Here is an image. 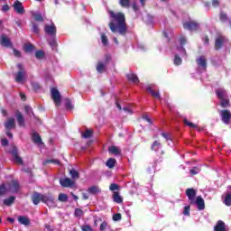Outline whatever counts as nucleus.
<instances>
[{"label":"nucleus","mask_w":231,"mask_h":231,"mask_svg":"<svg viewBox=\"0 0 231 231\" xmlns=\"http://www.w3.org/2000/svg\"><path fill=\"white\" fill-rule=\"evenodd\" d=\"M60 183L61 187H65V188L73 187L75 185V182L71 180V179L69 178L60 179Z\"/></svg>","instance_id":"2eb2a0df"},{"label":"nucleus","mask_w":231,"mask_h":231,"mask_svg":"<svg viewBox=\"0 0 231 231\" xmlns=\"http://www.w3.org/2000/svg\"><path fill=\"white\" fill-rule=\"evenodd\" d=\"M160 147H162V143L158 141H154L151 146L152 151H159Z\"/></svg>","instance_id":"58836bf2"},{"label":"nucleus","mask_w":231,"mask_h":231,"mask_svg":"<svg viewBox=\"0 0 231 231\" xmlns=\"http://www.w3.org/2000/svg\"><path fill=\"white\" fill-rule=\"evenodd\" d=\"M109 190H111L112 192H115V190H120V186L116 183H112L109 186Z\"/></svg>","instance_id":"09e8293b"},{"label":"nucleus","mask_w":231,"mask_h":231,"mask_svg":"<svg viewBox=\"0 0 231 231\" xmlns=\"http://www.w3.org/2000/svg\"><path fill=\"white\" fill-rule=\"evenodd\" d=\"M220 116H221V120H222L223 124H226V125H228V124H230V120H231L230 110H228V109L221 110Z\"/></svg>","instance_id":"1a4fd4ad"},{"label":"nucleus","mask_w":231,"mask_h":231,"mask_svg":"<svg viewBox=\"0 0 231 231\" xmlns=\"http://www.w3.org/2000/svg\"><path fill=\"white\" fill-rule=\"evenodd\" d=\"M0 44L1 46H4V48H12L14 46V43H12V41H10V38H8L6 34L1 35Z\"/></svg>","instance_id":"f8f14e48"},{"label":"nucleus","mask_w":231,"mask_h":231,"mask_svg":"<svg viewBox=\"0 0 231 231\" xmlns=\"http://www.w3.org/2000/svg\"><path fill=\"white\" fill-rule=\"evenodd\" d=\"M13 52L14 57H17L18 59H21V57H23V55L21 54V51L16 49H13Z\"/></svg>","instance_id":"bf43d9fd"},{"label":"nucleus","mask_w":231,"mask_h":231,"mask_svg":"<svg viewBox=\"0 0 231 231\" xmlns=\"http://www.w3.org/2000/svg\"><path fill=\"white\" fill-rule=\"evenodd\" d=\"M16 118L20 127H24V116H23L21 111L16 112Z\"/></svg>","instance_id":"a878e982"},{"label":"nucleus","mask_w":231,"mask_h":231,"mask_svg":"<svg viewBox=\"0 0 231 231\" xmlns=\"http://www.w3.org/2000/svg\"><path fill=\"white\" fill-rule=\"evenodd\" d=\"M97 73H104L106 71V63L98 61L96 67Z\"/></svg>","instance_id":"c756f323"},{"label":"nucleus","mask_w":231,"mask_h":231,"mask_svg":"<svg viewBox=\"0 0 231 231\" xmlns=\"http://www.w3.org/2000/svg\"><path fill=\"white\" fill-rule=\"evenodd\" d=\"M199 171H201L199 167H194L189 171L191 176H196V174H199Z\"/></svg>","instance_id":"864d4df0"},{"label":"nucleus","mask_w":231,"mask_h":231,"mask_svg":"<svg viewBox=\"0 0 231 231\" xmlns=\"http://www.w3.org/2000/svg\"><path fill=\"white\" fill-rule=\"evenodd\" d=\"M185 125H188L189 127H191L192 129H196L198 125H196L194 123H191L190 121L184 119Z\"/></svg>","instance_id":"603ef678"},{"label":"nucleus","mask_w":231,"mask_h":231,"mask_svg":"<svg viewBox=\"0 0 231 231\" xmlns=\"http://www.w3.org/2000/svg\"><path fill=\"white\" fill-rule=\"evenodd\" d=\"M110 22L108 23V27L112 33H118L125 37L127 35L128 27L127 22L125 21V14L122 12L115 13V11H108Z\"/></svg>","instance_id":"f257e3e1"},{"label":"nucleus","mask_w":231,"mask_h":231,"mask_svg":"<svg viewBox=\"0 0 231 231\" xmlns=\"http://www.w3.org/2000/svg\"><path fill=\"white\" fill-rule=\"evenodd\" d=\"M10 10V5H5L2 7V12H8Z\"/></svg>","instance_id":"774afa93"},{"label":"nucleus","mask_w":231,"mask_h":231,"mask_svg":"<svg viewBox=\"0 0 231 231\" xmlns=\"http://www.w3.org/2000/svg\"><path fill=\"white\" fill-rule=\"evenodd\" d=\"M82 231H93V228H91V226L89 225H85L81 226Z\"/></svg>","instance_id":"680f3d73"},{"label":"nucleus","mask_w":231,"mask_h":231,"mask_svg":"<svg viewBox=\"0 0 231 231\" xmlns=\"http://www.w3.org/2000/svg\"><path fill=\"white\" fill-rule=\"evenodd\" d=\"M225 41H226V38L223 35L217 36L215 39V50H216V51H219V50H221V48H223V46L225 44Z\"/></svg>","instance_id":"9b49d317"},{"label":"nucleus","mask_w":231,"mask_h":231,"mask_svg":"<svg viewBox=\"0 0 231 231\" xmlns=\"http://www.w3.org/2000/svg\"><path fill=\"white\" fill-rule=\"evenodd\" d=\"M33 33H36V35H39L41 30L39 29V25L37 23H32V28Z\"/></svg>","instance_id":"3c124183"},{"label":"nucleus","mask_w":231,"mask_h":231,"mask_svg":"<svg viewBox=\"0 0 231 231\" xmlns=\"http://www.w3.org/2000/svg\"><path fill=\"white\" fill-rule=\"evenodd\" d=\"M15 202V197L11 196L8 199H5L3 203L5 205V207H12L14 203Z\"/></svg>","instance_id":"c85d7f7f"},{"label":"nucleus","mask_w":231,"mask_h":231,"mask_svg":"<svg viewBox=\"0 0 231 231\" xmlns=\"http://www.w3.org/2000/svg\"><path fill=\"white\" fill-rule=\"evenodd\" d=\"M43 203L49 207V208H57V202H55V198L51 193H47L43 197Z\"/></svg>","instance_id":"7ed1b4c3"},{"label":"nucleus","mask_w":231,"mask_h":231,"mask_svg":"<svg viewBox=\"0 0 231 231\" xmlns=\"http://www.w3.org/2000/svg\"><path fill=\"white\" fill-rule=\"evenodd\" d=\"M119 5L122 8H131V0H119Z\"/></svg>","instance_id":"72a5a7b5"},{"label":"nucleus","mask_w":231,"mask_h":231,"mask_svg":"<svg viewBox=\"0 0 231 231\" xmlns=\"http://www.w3.org/2000/svg\"><path fill=\"white\" fill-rule=\"evenodd\" d=\"M146 91L148 93H150L152 95V97H153V98H158L160 99V92H156L154 91V89H152V85H149L147 88H146Z\"/></svg>","instance_id":"393cba45"},{"label":"nucleus","mask_w":231,"mask_h":231,"mask_svg":"<svg viewBox=\"0 0 231 231\" xmlns=\"http://www.w3.org/2000/svg\"><path fill=\"white\" fill-rule=\"evenodd\" d=\"M16 67L18 69V71L14 75V80L17 83H22L24 80V77H26V69H24V65H23L22 63H18Z\"/></svg>","instance_id":"f03ea898"},{"label":"nucleus","mask_w":231,"mask_h":231,"mask_svg":"<svg viewBox=\"0 0 231 231\" xmlns=\"http://www.w3.org/2000/svg\"><path fill=\"white\" fill-rule=\"evenodd\" d=\"M123 111H125V113H128L129 115H133V110L127 106H124Z\"/></svg>","instance_id":"69168bd1"},{"label":"nucleus","mask_w":231,"mask_h":231,"mask_svg":"<svg viewBox=\"0 0 231 231\" xmlns=\"http://www.w3.org/2000/svg\"><path fill=\"white\" fill-rule=\"evenodd\" d=\"M182 60L181 58H180V56L175 55V59H174V64L175 66H180L181 65Z\"/></svg>","instance_id":"6e6d98bb"},{"label":"nucleus","mask_w":231,"mask_h":231,"mask_svg":"<svg viewBox=\"0 0 231 231\" xmlns=\"http://www.w3.org/2000/svg\"><path fill=\"white\" fill-rule=\"evenodd\" d=\"M106 166L108 169H115V167H116V159L109 158L106 162Z\"/></svg>","instance_id":"cd10ccee"},{"label":"nucleus","mask_w":231,"mask_h":231,"mask_svg":"<svg viewBox=\"0 0 231 231\" xmlns=\"http://www.w3.org/2000/svg\"><path fill=\"white\" fill-rule=\"evenodd\" d=\"M195 205H197L199 210H205V200L201 196H198L195 199Z\"/></svg>","instance_id":"dca6fc26"},{"label":"nucleus","mask_w":231,"mask_h":231,"mask_svg":"<svg viewBox=\"0 0 231 231\" xmlns=\"http://www.w3.org/2000/svg\"><path fill=\"white\" fill-rule=\"evenodd\" d=\"M223 203L226 207H231V193L226 194Z\"/></svg>","instance_id":"f704fd0d"},{"label":"nucleus","mask_w":231,"mask_h":231,"mask_svg":"<svg viewBox=\"0 0 231 231\" xmlns=\"http://www.w3.org/2000/svg\"><path fill=\"white\" fill-rule=\"evenodd\" d=\"M101 42L104 46H107V44H109V40L107 39V36L105 33L101 34Z\"/></svg>","instance_id":"37998d69"},{"label":"nucleus","mask_w":231,"mask_h":231,"mask_svg":"<svg viewBox=\"0 0 231 231\" xmlns=\"http://www.w3.org/2000/svg\"><path fill=\"white\" fill-rule=\"evenodd\" d=\"M18 223H20V225H23L24 226H30V225H32L30 218L26 216H19Z\"/></svg>","instance_id":"f3484780"},{"label":"nucleus","mask_w":231,"mask_h":231,"mask_svg":"<svg viewBox=\"0 0 231 231\" xmlns=\"http://www.w3.org/2000/svg\"><path fill=\"white\" fill-rule=\"evenodd\" d=\"M8 190H10V189H8L6 188V184L2 183V184L0 185V196H5V194H7V193H8Z\"/></svg>","instance_id":"4c0bfd02"},{"label":"nucleus","mask_w":231,"mask_h":231,"mask_svg":"<svg viewBox=\"0 0 231 231\" xmlns=\"http://www.w3.org/2000/svg\"><path fill=\"white\" fill-rule=\"evenodd\" d=\"M120 219H122V214L116 213V214L113 215L114 221H120Z\"/></svg>","instance_id":"13d9d810"},{"label":"nucleus","mask_w":231,"mask_h":231,"mask_svg":"<svg viewBox=\"0 0 231 231\" xmlns=\"http://www.w3.org/2000/svg\"><path fill=\"white\" fill-rule=\"evenodd\" d=\"M32 17L37 23H44V17H42V14H41V13H33Z\"/></svg>","instance_id":"2f4dec72"},{"label":"nucleus","mask_w":231,"mask_h":231,"mask_svg":"<svg viewBox=\"0 0 231 231\" xmlns=\"http://www.w3.org/2000/svg\"><path fill=\"white\" fill-rule=\"evenodd\" d=\"M180 46H185V44H187V38L185 36H180Z\"/></svg>","instance_id":"052dcab7"},{"label":"nucleus","mask_w":231,"mask_h":231,"mask_svg":"<svg viewBox=\"0 0 231 231\" xmlns=\"http://www.w3.org/2000/svg\"><path fill=\"white\" fill-rule=\"evenodd\" d=\"M197 64L198 66L202 68L205 71H207V58H205V56H200L197 60Z\"/></svg>","instance_id":"aec40b11"},{"label":"nucleus","mask_w":231,"mask_h":231,"mask_svg":"<svg viewBox=\"0 0 231 231\" xmlns=\"http://www.w3.org/2000/svg\"><path fill=\"white\" fill-rule=\"evenodd\" d=\"M88 192L89 194H100V192H102V190L97 186H92V187L88 188Z\"/></svg>","instance_id":"7c9ffc66"},{"label":"nucleus","mask_w":231,"mask_h":231,"mask_svg":"<svg viewBox=\"0 0 231 231\" xmlns=\"http://www.w3.org/2000/svg\"><path fill=\"white\" fill-rule=\"evenodd\" d=\"M69 174L72 180H79V178H80V174L76 170H70Z\"/></svg>","instance_id":"a19ab883"},{"label":"nucleus","mask_w":231,"mask_h":231,"mask_svg":"<svg viewBox=\"0 0 231 231\" xmlns=\"http://www.w3.org/2000/svg\"><path fill=\"white\" fill-rule=\"evenodd\" d=\"M214 231H229L226 224L223 220H218L214 226Z\"/></svg>","instance_id":"4468645a"},{"label":"nucleus","mask_w":231,"mask_h":231,"mask_svg":"<svg viewBox=\"0 0 231 231\" xmlns=\"http://www.w3.org/2000/svg\"><path fill=\"white\" fill-rule=\"evenodd\" d=\"M220 100H221V103H220L221 107H228V106H230V101L228 99L224 97Z\"/></svg>","instance_id":"de8ad7c7"},{"label":"nucleus","mask_w":231,"mask_h":231,"mask_svg":"<svg viewBox=\"0 0 231 231\" xmlns=\"http://www.w3.org/2000/svg\"><path fill=\"white\" fill-rule=\"evenodd\" d=\"M216 95L220 100H222L223 98H226V90L223 88H218L216 90Z\"/></svg>","instance_id":"bb28decb"},{"label":"nucleus","mask_w":231,"mask_h":231,"mask_svg":"<svg viewBox=\"0 0 231 231\" xmlns=\"http://www.w3.org/2000/svg\"><path fill=\"white\" fill-rule=\"evenodd\" d=\"M31 86L33 91H39V89H41V84H39V82L32 81L31 82Z\"/></svg>","instance_id":"a18cd8bd"},{"label":"nucleus","mask_w":231,"mask_h":231,"mask_svg":"<svg viewBox=\"0 0 231 231\" xmlns=\"http://www.w3.org/2000/svg\"><path fill=\"white\" fill-rule=\"evenodd\" d=\"M49 163H54V165H60V161L57 159H49L43 162V165H48Z\"/></svg>","instance_id":"e433bc0d"},{"label":"nucleus","mask_w":231,"mask_h":231,"mask_svg":"<svg viewBox=\"0 0 231 231\" xmlns=\"http://www.w3.org/2000/svg\"><path fill=\"white\" fill-rule=\"evenodd\" d=\"M44 32L47 33V35H51V37H55L57 35V26H55V23L46 24L44 26Z\"/></svg>","instance_id":"9d476101"},{"label":"nucleus","mask_w":231,"mask_h":231,"mask_svg":"<svg viewBox=\"0 0 231 231\" xmlns=\"http://www.w3.org/2000/svg\"><path fill=\"white\" fill-rule=\"evenodd\" d=\"M32 140L33 143H36L37 145H42L43 144L42 138L41 137V135L37 132L32 134Z\"/></svg>","instance_id":"412c9836"},{"label":"nucleus","mask_w":231,"mask_h":231,"mask_svg":"<svg viewBox=\"0 0 231 231\" xmlns=\"http://www.w3.org/2000/svg\"><path fill=\"white\" fill-rule=\"evenodd\" d=\"M13 8L14 12H16V14H19L20 15H23V14L25 13L24 5H23V3L19 0L14 1Z\"/></svg>","instance_id":"ddd939ff"},{"label":"nucleus","mask_w":231,"mask_h":231,"mask_svg":"<svg viewBox=\"0 0 231 231\" xmlns=\"http://www.w3.org/2000/svg\"><path fill=\"white\" fill-rule=\"evenodd\" d=\"M107 228V222H102L100 226H99V230L100 231H105Z\"/></svg>","instance_id":"e2e57ef3"},{"label":"nucleus","mask_w":231,"mask_h":231,"mask_svg":"<svg viewBox=\"0 0 231 231\" xmlns=\"http://www.w3.org/2000/svg\"><path fill=\"white\" fill-rule=\"evenodd\" d=\"M132 8H133L134 12H138V10H140V7H138V4H136V1L133 2Z\"/></svg>","instance_id":"0e129e2a"},{"label":"nucleus","mask_w":231,"mask_h":231,"mask_svg":"<svg viewBox=\"0 0 231 231\" xmlns=\"http://www.w3.org/2000/svg\"><path fill=\"white\" fill-rule=\"evenodd\" d=\"M108 152L115 156H120V154H122V150H120L118 146H110L108 147Z\"/></svg>","instance_id":"5701e85b"},{"label":"nucleus","mask_w":231,"mask_h":231,"mask_svg":"<svg viewBox=\"0 0 231 231\" xmlns=\"http://www.w3.org/2000/svg\"><path fill=\"white\" fill-rule=\"evenodd\" d=\"M126 79H128L129 82H132L133 84H140V79H138V76L134 73L126 74Z\"/></svg>","instance_id":"a211bd4d"},{"label":"nucleus","mask_w":231,"mask_h":231,"mask_svg":"<svg viewBox=\"0 0 231 231\" xmlns=\"http://www.w3.org/2000/svg\"><path fill=\"white\" fill-rule=\"evenodd\" d=\"M81 136H82V138H85V139L91 138L93 136V131L89 130V129H87L85 131V133H83L81 134Z\"/></svg>","instance_id":"ea45409f"},{"label":"nucleus","mask_w":231,"mask_h":231,"mask_svg":"<svg viewBox=\"0 0 231 231\" xmlns=\"http://www.w3.org/2000/svg\"><path fill=\"white\" fill-rule=\"evenodd\" d=\"M23 50L25 53H30V51H33V50H35V46L32 43H27L23 46Z\"/></svg>","instance_id":"c9c22d12"},{"label":"nucleus","mask_w":231,"mask_h":231,"mask_svg":"<svg viewBox=\"0 0 231 231\" xmlns=\"http://www.w3.org/2000/svg\"><path fill=\"white\" fill-rule=\"evenodd\" d=\"M182 214L184 216H190V206H185Z\"/></svg>","instance_id":"5fc2aeb1"},{"label":"nucleus","mask_w":231,"mask_h":231,"mask_svg":"<svg viewBox=\"0 0 231 231\" xmlns=\"http://www.w3.org/2000/svg\"><path fill=\"white\" fill-rule=\"evenodd\" d=\"M143 120L147 121L148 124H150V125H152V120L150 119V117H149V116H147V114L143 115Z\"/></svg>","instance_id":"4d7b16f0"},{"label":"nucleus","mask_w":231,"mask_h":231,"mask_svg":"<svg viewBox=\"0 0 231 231\" xmlns=\"http://www.w3.org/2000/svg\"><path fill=\"white\" fill-rule=\"evenodd\" d=\"M9 190H12L13 192H19V181L12 180L9 184Z\"/></svg>","instance_id":"b1692460"},{"label":"nucleus","mask_w":231,"mask_h":231,"mask_svg":"<svg viewBox=\"0 0 231 231\" xmlns=\"http://www.w3.org/2000/svg\"><path fill=\"white\" fill-rule=\"evenodd\" d=\"M183 28L189 32H198L199 30V23L196 21H188L183 23Z\"/></svg>","instance_id":"39448f33"},{"label":"nucleus","mask_w":231,"mask_h":231,"mask_svg":"<svg viewBox=\"0 0 231 231\" xmlns=\"http://www.w3.org/2000/svg\"><path fill=\"white\" fill-rule=\"evenodd\" d=\"M9 153L12 154L15 163H18V165H24L23 159L19 156V151L17 150V147L13 146L12 150L9 151Z\"/></svg>","instance_id":"423d86ee"},{"label":"nucleus","mask_w":231,"mask_h":231,"mask_svg":"<svg viewBox=\"0 0 231 231\" xmlns=\"http://www.w3.org/2000/svg\"><path fill=\"white\" fill-rule=\"evenodd\" d=\"M219 19L221 23H226V21H228V15L224 12H220Z\"/></svg>","instance_id":"79ce46f5"},{"label":"nucleus","mask_w":231,"mask_h":231,"mask_svg":"<svg viewBox=\"0 0 231 231\" xmlns=\"http://www.w3.org/2000/svg\"><path fill=\"white\" fill-rule=\"evenodd\" d=\"M35 57L38 60L44 59V51H37L35 52Z\"/></svg>","instance_id":"8fccbe9b"},{"label":"nucleus","mask_w":231,"mask_h":231,"mask_svg":"<svg viewBox=\"0 0 231 231\" xmlns=\"http://www.w3.org/2000/svg\"><path fill=\"white\" fill-rule=\"evenodd\" d=\"M198 194V190L194 188H189L186 189V196L189 200V205H196V196Z\"/></svg>","instance_id":"20e7f679"},{"label":"nucleus","mask_w":231,"mask_h":231,"mask_svg":"<svg viewBox=\"0 0 231 231\" xmlns=\"http://www.w3.org/2000/svg\"><path fill=\"white\" fill-rule=\"evenodd\" d=\"M74 216L76 217H82V216H84V210H82L81 208H76L74 211Z\"/></svg>","instance_id":"c03bdc74"},{"label":"nucleus","mask_w":231,"mask_h":231,"mask_svg":"<svg viewBox=\"0 0 231 231\" xmlns=\"http://www.w3.org/2000/svg\"><path fill=\"white\" fill-rule=\"evenodd\" d=\"M112 199L114 201V203H124V198H122V196H120V192L118 191H114L113 195H112Z\"/></svg>","instance_id":"6ab92c4d"},{"label":"nucleus","mask_w":231,"mask_h":231,"mask_svg":"<svg viewBox=\"0 0 231 231\" xmlns=\"http://www.w3.org/2000/svg\"><path fill=\"white\" fill-rule=\"evenodd\" d=\"M1 143L3 147H6L9 143L8 139H2Z\"/></svg>","instance_id":"338daca9"},{"label":"nucleus","mask_w":231,"mask_h":231,"mask_svg":"<svg viewBox=\"0 0 231 231\" xmlns=\"http://www.w3.org/2000/svg\"><path fill=\"white\" fill-rule=\"evenodd\" d=\"M31 199L33 203V205H39V203H43L44 202V194H42L37 191H33V193L31 196Z\"/></svg>","instance_id":"0eeeda50"},{"label":"nucleus","mask_w":231,"mask_h":231,"mask_svg":"<svg viewBox=\"0 0 231 231\" xmlns=\"http://www.w3.org/2000/svg\"><path fill=\"white\" fill-rule=\"evenodd\" d=\"M65 107L68 110L73 109V105L71 104V100L69 98L65 99Z\"/></svg>","instance_id":"49530a36"},{"label":"nucleus","mask_w":231,"mask_h":231,"mask_svg":"<svg viewBox=\"0 0 231 231\" xmlns=\"http://www.w3.org/2000/svg\"><path fill=\"white\" fill-rule=\"evenodd\" d=\"M51 98L54 101V104H56V106H60L61 97H60V92L59 91V89H57L56 88H52L51 90Z\"/></svg>","instance_id":"6e6552de"},{"label":"nucleus","mask_w":231,"mask_h":231,"mask_svg":"<svg viewBox=\"0 0 231 231\" xmlns=\"http://www.w3.org/2000/svg\"><path fill=\"white\" fill-rule=\"evenodd\" d=\"M68 199H69V197H68V194L66 193H60L58 196V200H60V203H68Z\"/></svg>","instance_id":"473e14b6"},{"label":"nucleus","mask_w":231,"mask_h":231,"mask_svg":"<svg viewBox=\"0 0 231 231\" xmlns=\"http://www.w3.org/2000/svg\"><path fill=\"white\" fill-rule=\"evenodd\" d=\"M5 127L7 131H10V129H15V119L14 118H9L5 123Z\"/></svg>","instance_id":"4be33fe9"}]
</instances>
